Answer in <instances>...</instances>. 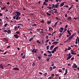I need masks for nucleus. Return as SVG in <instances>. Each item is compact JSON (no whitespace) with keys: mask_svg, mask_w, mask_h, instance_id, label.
<instances>
[{"mask_svg":"<svg viewBox=\"0 0 79 79\" xmlns=\"http://www.w3.org/2000/svg\"><path fill=\"white\" fill-rule=\"evenodd\" d=\"M45 2H48V0H44Z\"/></svg>","mask_w":79,"mask_h":79,"instance_id":"nucleus-48","label":"nucleus"},{"mask_svg":"<svg viewBox=\"0 0 79 79\" xmlns=\"http://www.w3.org/2000/svg\"><path fill=\"white\" fill-rule=\"evenodd\" d=\"M56 67L55 66H53L52 67V69H55V68H56Z\"/></svg>","mask_w":79,"mask_h":79,"instance_id":"nucleus-47","label":"nucleus"},{"mask_svg":"<svg viewBox=\"0 0 79 79\" xmlns=\"http://www.w3.org/2000/svg\"><path fill=\"white\" fill-rule=\"evenodd\" d=\"M6 4H7V5H10V2H8Z\"/></svg>","mask_w":79,"mask_h":79,"instance_id":"nucleus-62","label":"nucleus"},{"mask_svg":"<svg viewBox=\"0 0 79 79\" xmlns=\"http://www.w3.org/2000/svg\"><path fill=\"white\" fill-rule=\"evenodd\" d=\"M72 38H73L71 36L70 37H69V38L68 39L69 40H71V39H72Z\"/></svg>","mask_w":79,"mask_h":79,"instance_id":"nucleus-17","label":"nucleus"},{"mask_svg":"<svg viewBox=\"0 0 79 79\" xmlns=\"http://www.w3.org/2000/svg\"><path fill=\"white\" fill-rule=\"evenodd\" d=\"M59 73H62V70L61 69H60L59 70Z\"/></svg>","mask_w":79,"mask_h":79,"instance_id":"nucleus-29","label":"nucleus"},{"mask_svg":"<svg viewBox=\"0 0 79 79\" xmlns=\"http://www.w3.org/2000/svg\"><path fill=\"white\" fill-rule=\"evenodd\" d=\"M46 14L48 16H51V14H49L48 12L46 13Z\"/></svg>","mask_w":79,"mask_h":79,"instance_id":"nucleus-24","label":"nucleus"},{"mask_svg":"<svg viewBox=\"0 0 79 79\" xmlns=\"http://www.w3.org/2000/svg\"><path fill=\"white\" fill-rule=\"evenodd\" d=\"M53 55L52 54H49L48 55V56H51Z\"/></svg>","mask_w":79,"mask_h":79,"instance_id":"nucleus-38","label":"nucleus"},{"mask_svg":"<svg viewBox=\"0 0 79 79\" xmlns=\"http://www.w3.org/2000/svg\"><path fill=\"white\" fill-rule=\"evenodd\" d=\"M0 68H2V69H4L3 66V65L2 64H1L0 65Z\"/></svg>","mask_w":79,"mask_h":79,"instance_id":"nucleus-14","label":"nucleus"},{"mask_svg":"<svg viewBox=\"0 0 79 79\" xmlns=\"http://www.w3.org/2000/svg\"><path fill=\"white\" fill-rule=\"evenodd\" d=\"M50 40L49 39H48V40H47L46 41H45V43H47V42H48V41H49Z\"/></svg>","mask_w":79,"mask_h":79,"instance_id":"nucleus-36","label":"nucleus"},{"mask_svg":"<svg viewBox=\"0 0 79 79\" xmlns=\"http://www.w3.org/2000/svg\"><path fill=\"white\" fill-rule=\"evenodd\" d=\"M7 32L8 34H9V33H11V30H10V29H9L7 31Z\"/></svg>","mask_w":79,"mask_h":79,"instance_id":"nucleus-9","label":"nucleus"},{"mask_svg":"<svg viewBox=\"0 0 79 79\" xmlns=\"http://www.w3.org/2000/svg\"><path fill=\"white\" fill-rule=\"evenodd\" d=\"M48 52V53H50V54H52V52H51L48 50L47 51Z\"/></svg>","mask_w":79,"mask_h":79,"instance_id":"nucleus-37","label":"nucleus"},{"mask_svg":"<svg viewBox=\"0 0 79 79\" xmlns=\"http://www.w3.org/2000/svg\"><path fill=\"white\" fill-rule=\"evenodd\" d=\"M52 66H54V63L53 62H52Z\"/></svg>","mask_w":79,"mask_h":79,"instance_id":"nucleus-55","label":"nucleus"},{"mask_svg":"<svg viewBox=\"0 0 79 79\" xmlns=\"http://www.w3.org/2000/svg\"><path fill=\"white\" fill-rule=\"evenodd\" d=\"M51 76L52 77H54L55 76V75L54 74H52Z\"/></svg>","mask_w":79,"mask_h":79,"instance_id":"nucleus-53","label":"nucleus"},{"mask_svg":"<svg viewBox=\"0 0 79 79\" xmlns=\"http://www.w3.org/2000/svg\"><path fill=\"white\" fill-rule=\"evenodd\" d=\"M54 44L55 45H57V44H58V42L55 41V42H54Z\"/></svg>","mask_w":79,"mask_h":79,"instance_id":"nucleus-21","label":"nucleus"},{"mask_svg":"<svg viewBox=\"0 0 79 79\" xmlns=\"http://www.w3.org/2000/svg\"><path fill=\"white\" fill-rule=\"evenodd\" d=\"M3 39L5 41H6V42H8V39H7L6 38H4Z\"/></svg>","mask_w":79,"mask_h":79,"instance_id":"nucleus-11","label":"nucleus"},{"mask_svg":"<svg viewBox=\"0 0 79 79\" xmlns=\"http://www.w3.org/2000/svg\"><path fill=\"white\" fill-rule=\"evenodd\" d=\"M13 71H15V70H16V71H18L19 70V69L17 67H16V68H13V69H12Z\"/></svg>","mask_w":79,"mask_h":79,"instance_id":"nucleus-3","label":"nucleus"},{"mask_svg":"<svg viewBox=\"0 0 79 79\" xmlns=\"http://www.w3.org/2000/svg\"><path fill=\"white\" fill-rule=\"evenodd\" d=\"M63 27H61L60 28V29L59 30V31L60 32H61V33H62V32H63Z\"/></svg>","mask_w":79,"mask_h":79,"instance_id":"nucleus-4","label":"nucleus"},{"mask_svg":"<svg viewBox=\"0 0 79 79\" xmlns=\"http://www.w3.org/2000/svg\"><path fill=\"white\" fill-rule=\"evenodd\" d=\"M3 32H7V30H5L3 31Z\"/></svg>","mask_w":79,"mask_h":79,"instance_id":"nucleus-51","label":"nucleus"},{"mask_svg":"<svg viewBox=\"0 0 79 79\" xmlns=\"http://www.w3.org/2000/svg\"><path fill=\"white\" fill-rule=\"evenodd\" d=\"M26 56V54H25L24 56H23V57H22V58H23V59H24V58H25V56Z\"/></svg>","mask_w":79,"mask_h":79,"instance_id":"nucleus-41","label":"nucleus"},{"mask_svg":"<svg viewBox=\"0 0 79 79\" xmlns=\"http://www.w3.org/2000/svg\"><path fill=\"white\" fill-rule=\"evenodd\" d=\"M32 66H35V63H33V64H32Z\"/></svg>","mask_w":79,"mask_h":79,"instance_id":"nucleus-44","label":"nucleus"},{"mask_svg":"<svg viewBox=\"0 0 79 79\" xmlns=\"http://www.w3.org/2000/svg\"><path fill=\"white\" fill-rule=\"evenodd\" d=\"M68 25H66L65 27V28H67L68 27Z\"/></svg>","mask_w":79,"mask_h":79,"instance_id":"nucleus-56","label":"nucleus"},{"mask_svg":"<svg viewBox=\"0 0 79 79\" xmlns=\"http://www.w3.org/2000/svg\"><path fill=\"white\" fill-rule=\"evenodd\" d=\"M67 20L68 21H71L72 20V19L71 18V17H69L68 18H67Z\"/></svg>","mask_w":79,"mask_h":79,"instance_id":"nucleus-7","label":"nucleus"},{"mask_svg":"<svg viewBox=\"0 0 79 79\" xmlns=\"http://www.w3.org/2000/svg\"><path fill=\"white\" fill-rule=\"evenodd\" d=\"M76 34V33H74L71 36L73 38L74 37V36Z\"/></svg>","mask_w":79,"mask_h":79,"instance_id":"nucleus-19","label":"nucleus"},{"mask_svg":"<svg viewBox=\"0 0 79 79\" xmlns=\"http://www.w3.org/2000/svg\"><path fill=\"white\" fill-rule=\"evenodd\" d=\"M67 32L68 33V34H69V36H71V33L69 32V30H67Z\"/></svg>","mask_w":79,"mask_h":79,"instance_id":"nucleus-12","label":"nucleus"},{"mask_svg":"<svg viewBox=\"0 0 79 79\" xmlns=\"http://www.w3.org/2000/svg\"><path fill=\"white\" fill-rule=\"evenodd\" d=\"M49 70H50V71H52V67H50L49 68Z\"/></svg>","mask_w":79,"mask_h":79,"instance_id":"nucleus-31","label":"nucleus"},{"mask_svg":"<svg viewBox=\"0 0 79 79\" xmlns=\"http://www.w3.org/2000/svg\"><path fill=\"white\" fill-rule=\"evenodd\" d=\"M73 65L72 67L73 68H77V66H76V64L74 63L73 64Z\"/></svg>","mask_w":79,"mask_h":79,"instance_id":"nucleus-2","label":"nucleus"},{"mask_svg":"<svg viewBox=\"0 0 79 79\" xmlns=\"http://www.w3.org/2000/svg\"><path fill=\"white\" fill-rule=\"evenodd\" d=\"M40 22L42 23H44V20H43L40 21Z\"/></svg>","mask_w":79,"mask_h":79,"instance_id":"nucleus-40","label":"nucleus"},{"mask_svg":"<svg viewBox=\"0 0 79 79\" xmlns=\"http://www.w3.org/2000/svg\"><path fill=\"white\" fill-rule=\"evenodd\" d=\"M16 33H17L18 34H19V31H16Z\"/></svg>","mask_w":79,"mask_h":79,"instance_id":"nucleus-60","label":"nucleus"},{"mask_svg":"<svg viewBox=\"0 0 79 79\" xmlns=\"http://www.w3.org/2000/svg\"><path fill=\"white\" fill-rule=\"evenodd\" d=\"M69 40L68 39L67 40H65V41H64V43H66V42H68Z\"/></svg>","mask_w":79,"mask_h":79,"instance_id":"nucleus-20","label":"nucleus"},{"mask_svg":"<svg viewBox=\"0 0 79 79\" xmlns=\"http://www.w3.org/2000/svg\"><path fill=\"white\" fill-rule=\"evenodd\" d=\"M48 35H47L46 36V39H48Z\"/></svg>","mask_w":79,"mask_h":79,"instance_id":"nucleus-52","label":"nucleus"},{"mask_svg":"<svg viewBox=\"0 0 79 79\" xmlns=\"http://www.w3.org/2000/svg\"><path fill=\"white\" fill-rule=\"evenodd\" d=\"M52 5L53 6H52V7H51L52 9H53V8H55V4H52Z\"/></svg>","mask_w":79,"mask_h":79,"instance_id":"nucleus-10","label":"nucleus"},{"mask_svg":"<svg viewBox=\"0 0 79 79\" xmlns=\"http://www.w3.org/2000/svg\"><path fill=\"white\" fill-rule=\"evenodd\" d=\"M70 58H71L69 56L66 59V60H69V59H70Z\"/></svg>","mask_w":79,"mask_h":79,"instance_id":"nucleus-30","label":"nucleus"},{"mask_svg":"<svg viewBox=\"0 0 79 79\" xmlns=\"http://www.w3.org/2000/svg\"><path fill=\"white\" fill-rule=\"evenodd\" d=\"M67 50H72V48H71V47H69L67 49Z\"/></svg>","mask_w":79,"mask_h":79,"instance_id":"nucleus-18","label":"nucleus"},{"mask_svg":"<svg viewBox=\"0 0 79 79\" xmlns=\"http://www.w3.org/2000/svg\"><path fill=\"white\" fill-rule=\"evenodd\" d=\"M49 45H48L46 47V49H47V50H48V48H49Z\"/></svg>","mask_w":79,"mask_h":79,"instance_id":"nucleus-34","label":"nucleus"},{"mask_svg":"<svg viewBox=\"0 0 79 79\" xmlns=\"http://www.w3.org/2000/svg\"><path fill=\"white\" fill-rule=\"evenodd\" d=\"M14 15H15L13 17V19H14L18 20L19 19V16L21 15V13L18 11H16L14 13Z\"/></svg>","mask_w":79,"mask_h":79,"instance_id":"nucleus-1","label":"nucleus"},{"mask_svg":"<svg viewBox=\"0 0 79 79\" xmlns=\"http://www.w3.org/2000/svg\"><path fill=\"white\" fill-rule=\"evenodd\" d=\"M56 19H57V20H59V19L57 17H56Z\"/></svg>","mask_w":79,"mask_h":79,"instance_id":"nucleus-57","label":"nucleus"},{"mask_svg":"<svg viewBox=\"0 0 79 79\" xmlns=\"http://www.w3.org/2000/svg\"><path fill=\"white\" fill-rule=\"evenodd\" d=\"M43 55H44V56H47V54L45 53H44L43 54Z\"/></svg>","mask_w":79,"mask_h":79,"instance_id":"nucleus-58","label":"nucleus"},{"mask_svg":"<svg viewBox=\"0 0 79 79\" xmlns=\"http://www.w3.org/2000/svg\"><path fill=\"white\" fill-rule=\"evenodd\" d=\"M64 2H62L60 4V7H61V6H63L64 5Z\"/></svg>","mask_w":79,"mask_h":79,"instance_id":"nucleus-13","label":"nucleus"},{"mask_svg":"<svg viewBox=\"0 0 79 79\" xmlns=\"http://www.w3.org/2000/svg\"><path fill=\"white\" fill-rule=\"evenodd\" d=\"M36 42L37 43H38L39 44H41V43L39 42V40H37Z\"/></svg>","mask_w":79,"mask_h":79,"instance_id":"nucleus-26","label":"nucleus"},{"mask_svg":"<svg viewBox=\"0 0 79 79\" xmlns=\"http://www.w3.org/2000/svg\"><path fill=\"white\" fill-rule=\"evenodd\" d=\"M63 34L61 33H60V34H59V35L60 36H62Z\"/></svg>","mask_w":79,"mask_h":79,"instance_id":"nucleus-59","label":"nucleus"},{"mask_svg":"<svg viewBox=\"0 0 79 79\" xmlns=\"http://www.w3.org/2000/svg\"><path fill=\"white\" fill-rule=\"evenodd\" d=\"M77 39L78 40V43H79V38L78 37V36H77Z\"/></svg>","mask_w":79,"mask_h":79,"instance_id":"nucleus-32","label":"nucleus"},{"mask_svg":"<svg viewBox=\"0 0 79 79\" xmlns=\"http://www.w3.org/2000/svg\"><path fill=\"white\" fill-rule=\"evenodd\" d=\"M32 26L34 27V26H36L37 25L36 24H33L32 25Z\"/></svg>","mask_w":79,"mask_h":79,"instance_id":"nucleus-33","label":"nucleus"},{"mask_svg":"<svg viewBox=\"0 0 79 79\" xmlns=\"http://www.w3.org/2000/svg\"><path fill=\"white\" fill-rule=\"evenodd\" d=\"M34 50H35V49L34 48L33 50H32L31 51L32 52V53H34Z\"/></svg>","mask_w":79,"mask_h":79,"instance_id":"nucleus-39","label":"nucleus"},{"mask_svg":"<svg viewBox=\"0 0 79 79\" xmlns=\"http://www.w3.org/2000/svg\"><path fill=\"white\" fill-rule=\"evenodd\" d=\"M49 60H50V58H47V61H49Z\"/></svg>","mask_w":79,"mask_h":79,"instance_id":"nucleus-42","label":"nucleus"},{"mask_svg":"<svg viewBox=\"0 0 79 79\" xmlns=\"http://www.w3.org/2000/svg\"><path fill=\"white\" fill-rule=\"evenodd\" d=\"M52 78V77H50L48 78V79H51Z\"/></svg>","mask_w":79,"mask_h":79,"instance_id":"nucleus-54","label":"nucleus"},{"mask_svg":"<svg viewBox=\"0 0 79 79\" xmlns=\"http://www.w3.org/2000/svg\"><path fill=\"white\" fill-rule=\"evenodd\" d=\"M58 21H57L56 22L55 24H54V27H56V25L57 24H58Z\"/></svg>","mask_w":79,"mask_h":79,"instance_id":"nucleus-15","label":"nucleus"},{"mask_svg":"<svg viewBox=\"0 0 79 79\" xmlns=\"http://www.w3.org/2000/svg\"><path fill=\"white\" fill-rule=\"evenodd\" d=\"M64 6V7H68V5Z\"/></svg>","mask_w":79,"mask_h":79,"instance_id":"nucleus-63","label":"nucleus"},{"mask_svg":"<svg viewBox=\"0 0 79 79\" xmlns=\"http://www.w3.org/2000/svg\"><path fill=\"white\" fill-rule=\"evenodd\" d=\"M73 19H75V20H76V19H78V18L77 17L74 18H73Z\"/></svg>","mask_w":79,"mask_h":79,"instance_id":"nucleus-45","label":"nucleus"},{"mask_svg":"<svg viewBox=\"0 0 79 79\" xmlns=\"http://www.w3.org/2000/svg\"><path fill=\"white\" fill-rule=\"evenodd\" d=\"M34 38H32L30 39L29 40V42H31V41H32V40Z\"/></svg>","mask_w":79,"mask_h":79,"instance_id":"nucleus-23","label":"nucleus"},{"mask_svg":"<svg viewBox=\"0 0 79 79\" xmlns=\"http://www.w3.org/2000/svg\"><path fill=\"white\" fill-rule=\"evenodd\" d=\"M47 73H45L44 74V76H47Z\"/></svg>","mask_w":79,"mask_h":79,"instance_id":"nucleus-43","label":"nucleus"},{"mask_svg":"<svg viewBox=\"0 0 79 79\" xmlns=\"http://www.w3.org/2000/svg\"><path fill=\"white\" fill-rule=\"evenodd\" d=\"M14 27V29L15 30V31H17V29H18V28H17V27L16 26L15 27Z\"/></svg>","mask_w":79,"mask_h":79,"instance_id":"nucleus-27","label":"nucleus"},{"mask_svg":"<svg viewBox=\"0 0 79 79\" xmlns=\"http://www.w3.org/2000/svg\"><path fill=\"white\" fill-rule=\"evenodd\" d=\"M47 23H48V24H50V23H51V21H47Z\"/></svg>","mask_w":79,"mask_h":79,"instance_id":"nucleus-25","label":"nucleus"},{"mask_svg":"<svg viewBox=\"0 0 79 79\" xmlns=\"http://www.w3.org/2000/svg\"><path fill=\"white\" fill-rule=\"evenodd\" d=\"M54 46H55V45H53L51 46L50 48V49L51 50H52V49H53V48L54 47Z\"/></svg>","mask_w":79,"mask_h":79,"instance_id":"nucleus-8","label":"nucleus"},{"mask_svg":"<svg viewBox=\"0 0 79 79\" xmlns=\"http://www.w3.org/2000/svg\"><path fill=\"white\" fill-rule=\"evenodd\" d=\"M74 57H73L71 59V60H74Z\"/></svg>","mask_w":79,"mask_h":79,"instance_id":"nucleus-50","label":"nucleus"},{"mask_svg":"<svg viewBox=\"0 0 79 79\" xmlns=\"http://www.w3.org/2000/svg\"><path fill=\"white\" fill-rule=\"evenodd\" d=\"M55 7L56 8H58V5L55 4Z\"/></svg>","mask_w":79,"mask_h":79,"instance_id":"nucleus-28","label":"nucleus"},{"mask_svg":"<svg viewBox=\"0 0 79 79\" xmlns=\"http://www.w3.org/2000/svg\"><path fill=\"white\" fill-rule=\"evenodd\" d=\"M71 52H71V54H72V55H76V53L74 52L73 50H71Z\"/></svg>","mask_w":79,"mask_h":79,"instance_id":"nucleus-6","label":"nucleus"},{"mask_svg":"<svg viewBox=\"0 0 79 79\" xmlns=\"http://www.w3.org/2000/svg\"><path fill=\"white\" fill-rule=\"evenodd\" d=\"M53 51H54V52H56V49L55 48H54L53 49Z\"/></svg>","mask_w":79,"mask_h":79,"instance_id":"nucleus-35","label":"nucleus"},{"mask_svg":"<svg viewBox=\"0 0 79 79\" xmlns=\"http://www.w3.org/2000/svg\"><path fill=\"white\" fill-rule=\"evenodd\" d=\"M7 25H8V23H6V24H5L4 26H5V27H6V26H7Z\"/></svg>","mask_w":79,"mask_h":79,"instance_id":"nucleus-46","label":"nucleus"},{"mask_svg":"<svg viewBox=\"0 0 79 79\" xmlns=\"http://www.w3.org/2000/svg\"><path fill=\"white\" fill-rule=\"evenodd\" d=\"M10 47V46H8L7 48H9Z\"/></svg>","mask_w":79,"mask_h":79,"instance_id":"nucleus-64","label":"nucleus"},{"mask_svg":"<svg viewBox=\"0 0 79 79\" xmlns=\"http://www.w3.org/2000/svg\"><path fill=\"white\" fill-rule=\"evenodd\" d=\"M45 4H46V3H45V2H43V5H45Z\"/></svg>","mask_w":79,"mask_h":79,"instance_id":"nucleus-49","label":"nucleus"},{"mask_svg":"<svg viewBox=\"0 0 79 79\" xmlns=\"http://www.w3.org/2000/svg\"><path fill=\"white\" fill-rule=\"evenodd\" d=\"M49 30L48 31H50V29H51V30H53V29L52 27H49Z\"/></svg>","mask_w":79,"mask_h":79,"instance_id":"nucleus-22","label":"nucleus"},{"mask_svg":"<svg viewBox=\"0 0 79 79\" xmlns=\"http://www.w3.org/2000/svg\"><path fill=\"white\" fill-rule=\"evenodd\" d=\"M14 37H15L17 39H18V38H19V35H18L17 34L14 35Z\"/></svg>","mask_w":79,"mask_h":79,"instance_id":"nucleus-5","label":"nucleus"},{"mask_svg":"<svg viewBox=\"0 0 79 79\" xmlns=\"http://www.w3.org/2000/svg\"><path fill=\"white\" fill-rule=\"evenodd\" d=\"M58 48V46L56 47H55L54 48H55L56 50V49H57V48Z\"/></svg>","mask_w":79,"mask_h":79,"instance_id":"nucleus-61","label":"nucleus"},{"mask_svg":"<svg viewBox=\"0 0 79 79\" xmlns=\"http://www.w3.org/2000/svg\"><path fill=\"white\" fill-rule=\"evenodd\" d=\"M38 59L39 60H41V58H42V57L38 56Z\"/></svg>","mask_w":79,"mask_h":79,"instance_id":"nucleus-16","label":"nucleus"}]
</instances>
